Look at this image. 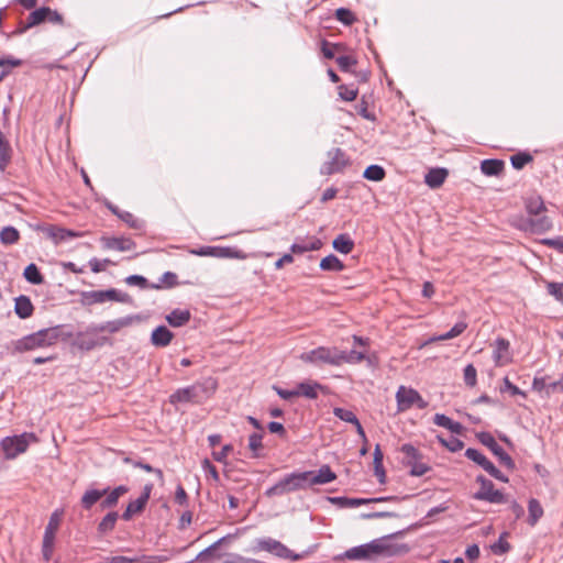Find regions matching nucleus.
<instances>
[{
  "instance_id": "nucleus-1",
  "label": "nucleus",
  "mask_w": 563,
  "mask_h": 563,
  "mask_svg": "<svg viewBox=\"0 0 563 563\" xmlns=\"http://www.w3.org/2000/svg\"><path fill=\"white\" fill-rule=\"evenodd\" d=\"M405 545L391 543L388 538L373 540L368 543L353 547L339 555L338 560H371L377 556L390 558L406 552Z\"/></svg>"
},
{
  "instance_id": "nucleus-2",
  "label": "nucleus",
  "mask_w": 563,
  "mask_h": 563,
  "mask_svg": "<svg viewBox=\"0 0 563 563\" xmlns=\"http://www.w3.org/2000/svg\"><path fill=\"white\" fill-rule=\"evenodd\" d=\"M59 338L58 328L42 329L32 334L25 335L15 343L19 352L32 351L55 344Z\"/></svg>"
},
{
  "instance_id": "nucleus-3",
  "label": "nucleus",
  "mask_w": 563,
  "mask_h": 563,
  "mask_svg": "<svg viewBox=\"0 0 563 563\" xmlns=\"http://www.w3.org/2000/svg\"><path fill=\"white\" fill-rule=\"evenodd\" d=\"M37 442V437L32 432H24L19 435L7 437L1 443V450L7 460H13L24 453L31 443Z\"/></svg>"
},
{
  "instance_id": "nucleus-4",
  "label": "nucleus",
  "mask_w": 563,
  "mask_h": 563,
  "mask_svg": "<svg viewBox=\"0 0 563 563\" xmlns=\"http://www.w3.org/2000/svg\"><path fill=\"white\" fill-rule=\"evenodd\" d=\"M300 360L305 363L314 365H341L340 350L336 347L319 346L314 350L302 353L300 355Z\"/></svg>"
},
{
  "instance_id": "nucleus-5",
  "label": "nucleus",
  "mask_w": 563,
  "mask_h": 563,
  "mask_svg": "<svg viewBox=\"0 0 563 563\" xmlns=\"http://www.w3.org/2000/svg\"><path fill=\"white\" fill-rule=\"evenodd\" d=\"M82 303L93 305L103 303L106 301H117L123 303H131L132 298L129 294L122 292L121 290L111 288L107 290H90L85 291L81 295Z\"/></svg>"
},
{
  "instance_id": "nucleus-6",
  "label": "nucleus",
  "mask_w": 563,
  "mask_h": 563,
  "mask_svg": "<svg viewBox=\"0 0 563 563\" xmlns=\"http://www.w3.org/2000/svg\"><path fill=\"white\" fill-rule=\"evenodd\" d=\"M254 551H266L272 554H274L277 558L280 559H287L292 562L299 561L302 559L301 554L294 553L290 549H288L285 544L282 542L272 539V538H262L257 539L255 542Z\"/></svg>"
},
{
  "instance_id": "nucleus-7",
  "label": "nucleus",
  "mask_w": 563,
  "mask_h": 563,
  "mask_svg": "<svg viewBox=\"0 0 563 563\" xmlns=\"http://www.w3.org/2000/svg\"><path fill=\"white\" fill-rule=\"evenodd\" d=\"M298 489H303L301 475L300 473H291L268 488L265 495L267 497L283 496Z\"/></svg>"
},
{
  "instance_id": "nucleus-8",
  "label": "nucleus",
  "mask_w": 563,
  "mask_h": 563,
  "mask_svg": "<svg viewBox=\"0 0 563 563\" xmlns=\"http://www.w3.org/2000/svg\"><path fill=\"white\" fill-rule=\"evenodd\" d=\"M396 400L398 411H406L410 409L413 405H416L420 409H423L428 405L427 401L422 399V397L417 390L412 388H407L405 386H400L398 388L396 393Z\"/></svg>"
},
{
  "instance_id": "nucleus-9",
  "label": "nucleus",
  "mask_w": 563,
  "mask_h": 563,
  "mask_svg": "<svg viewBox=\"0 0 563 563\" xmlns=\"http://www.w3.org/2000/svg\"><path fill=\"white\" fill-rule=\"evenodd\" d=\"M476 482L481 485L478 492L475 493L474 498L477 500H485L493 504H504L506 498L504 494L494 488L492 481L487 479L483 475L476 477Z\"/></svg>"
},
{
  "instance_id": "nucleus-10",
  "label": "nucleus",
  "mask_w": 563,
  "mask_h": 563,
  "mask_svg": "<svg viewBox=\"0 0 563 563\" xmlns=\"http://www.w3.org/2000/svg\"><path fill=\"white\" fill-rule=\"evenodd\" d=\"M302 478L303 489L314 485H323L333 482L336 475L332 472L329 465H322L318 472L307 471L300 473Z\"/></svg>"
},
{
  "instance_id": "nucleus-11",
  "label": "nucleus",
  "mask_w": 563,
  "mask_h": 563,
  "mask_svg": "<svg viewBox=\"0 0 563 563\" xmlns=\"http://www.w3.org/2000/svg\"><path fill=\"white\" fill-rule=\"evenodd\" d=\"M516 225L525 232L543 233L552 228V221L549 217L541 213L538 217L520 218L517 220Z\"/></svg>"
},
{
  "instance_id": "nucleus-12",
  "label": "nucleus",
  "mask_w": 563,
  "mask_h": 563,
  "mask_svg": "<svg viewBox=\"0 0 563 563\" xmlns=\"http://www.w3.org/2000/svg\"><path fill=\"white\" fill-rule=\"evenodd\" d=\"M465 456L479 465L484 471H486L494 478L507 483L508 478L478 450L468 448L465 451Z\"/></svg>"
},
{
  "instance_id": "nucleus-13",
  "label": "nucleus",
  "mask_w": 563,
  "mask_h": 563,
  "mask_svg": "<svg viewBox=\"0 0 563 563\" xmlns=\"http://www.w3.org/2000/svg\"><path fill=\"white\" fill-rule=\"evenodd\" d=\"M349 164L345 153L341 148H332L328 152V161L321 166L322 175L340 173Z\"/></svg>"
},
{
  "instance_id": "nucleus-14",
  "label": "nucleus",
  "mask_w": 563,
  "mask_h": 563,
  "mask_svg": "<svg viewBox=\"0 0 563 563\" xmlns=\"http://www.w3.org/2000/svg\"><path fill=\"white\" fill-rule=\"evenodd\" d=\"M478 441L487 446L494 455L499 459V462L507 468H514L515 463L511 456L497 443L495 438L488 432H481L477 434Z\"/></svg>"
},
{
  "instance_id": "nucleus-15",
  "label": "nucleus",
  "mask_w": 563,
  "mask_h": 563,
  "mask_svg": "<svg viewBox=\"0 0 563 563\" xmlns=\"http://www.w3.org/2000/svg\"><path fill=\"white\" fill-rule=\"evenodd\" d=\"M190 253L198 256L245 258L244 254L231 247L202 246L198 250H192Z\"/></svg>"
},
{
  "instance_id": "nucleus-16",
  "label": "nucleus",
  "mask_w": 563,
  "mask_h": 563,
  "mask_svg": "<svg viewBox=\"0 0 563 563\" xmlns=\"http://www.w3.org/2000/svg\"><path fill=\"white\" fill-rule=\"evenodd\" d=\"M397 497L387 496V497H376V498H349V497H334L331 498L333 504L339 505L342 508H355L361 505H366L369 503H383L388 500H396Z\"/></svg>"
},
{
  "instance_id": "nucleus-17",
  "label": "nucleus",
  "mask_w": 563,
  "mask_h": 563,
  "mask_svg": "<svg viewBox=\"0 0 563 563\" xmlns=\"http://www.w3.org/2000/svg\"><path fill=\"white\" fill-rule=\"evenodd\" d=\"M199 386H188L185 388L177 389L169 396V402L176 405L178 402H191L196 401L198 397Z\"/></svg>"
},
{
  "instance_id": "nucleus-18",
  "label": "nucleus",
  "mask_w": 563,
  "mask_h": 563,
  "mask_svg": "<svg viewBox=\"0 0 563 563\" xmlns=\"http://www.w3.org/2000/svg\"><path fill=\"white\" fill-rule=\"evenodd\" d=\"M101 242L104 249L120 252L132 251L135 247V243L126 238H102Z\"/></svg>"
},
{
  "instance_id": "nucleus-19",
  "label": "nucleus",
  "mask_w": 563,
  "mask_h": 563,
  "mask_svg": "<svg viewBox=\"0 0 563 563\" xmlns=\"http://www.w3.org/2000/svg\"><path fill=\"white\" fill-rule=\"evenodd\" d=\"M139 321H141V317L140 316H126V317H123V318H119V319H115V320H111V321L104 322L103 323V329H104V332L117 333L122 328L130 327L133 323L139 322Z\"/></svg>"
},
{
  "instance_id": "nucleus-20",
  "label": "nucleus",
  "mask_w": 563,
  "mask_h": 563,
  "mask_svg": "<svg viewBox=\"0 0 563 563\" xmlns=\"http://www.w3.org/2000/svg\"><path fill=\"white\" fill-rule=\"evenodd\" d=\"M174 334L170 330H168L165 325H159L153 330L151 342L154 346L165 347L172 342Z\"/></svg>"
},
{
  "instance_id": "nucleus-21",
  "label": "nucleus",
  "mask_w": 563,
  "mask_h": 563,
  "mask_svg": "<svg viewBox=\"0 0 563 563\" xmlns=\"http://www.w3.org/2000/svg\"><path fill=\"white\" fill-rule=\"evenodd\" d=\"M449 173L445 168H431L424 176V183L432 189L439 188L446 179Z\"/></svg>"
},
{
  "instance_id": "nucleus-22",
  "label": "nucleus",
  "mask_w": 563,
  "mask_h": 563,
  "mask_svg": "<svg viewBox=\"0 0 563 563\" xmlns=\"http://www.w3.org/2000/svg\"><path fill=\"white\" fill-rule=\"evenodd\" d=\"M509 342L506 339L498 338L495 341L494 360L497 365H504L510 361Z\"/></svg>"
},
{
  "instance_id": "nucleus-23",
  "label": "nucleus",
  "mask_w": 563,
  "mask_h": 563,
  "mask_svg": "<svg viewBox=\"0 0 563 563\" xmlns=\"http://www.w3.org/2000/svg\"><path fill=\"white\" fill-rule=\"evenodd\" d=\"M34 307L26 296H20L15 299L14 311L21 319H26L32 316Z\"/></svg>"
},
{
  "instance_id": "nucleus-24",
  "label": "nucleus",
  "mask_w": 563,
  "mask_h": 563,
  "mask_svg": "<svg viewBox=\"0 0 563 563\" xmlns=\"http://www.w3.org/2000/svg\"><path fill=\"white\" fill-rule=\"evenodd\" d=\"M129 492L128 486L120 485L115 487L113 490L107 493V497L101 501L100 507L102 509L111 508L118 504V500L121 496Z\"/></svg>"
},
{
  "instance_id": "nucleus-25",
  "label": "nucleus",
  "mask_w": 563,
  "mask_h": 563,
  "mask_svg": "<svg viewBox=\"0 0 563 563\" xmlns=\"http://www.w3.org/2000/svg\"><path fill=\"white\" fill-rule=\"evenodd\" d=\"M504 165L500 159H484L481 163V170L486 176H497L504 169Z\"/></svg>"
},
{
  "instance_id": "nucleus-26",
  "label": "nucleus",
  "mask_w": 563,
  "mask_h": 563,
  "mask_svg": "<svg viewBox=\"0 0 563 563\" xmlns=\"http://www.w3.org/2000/svg\"><path fill=\"white\" fill-rule=\"evenodd\" d=\"M190 320V312L188 310L175 309L166 316V321L172 327H181Z\"/></svg>"
},
{
  "instance_id": "nucleus-27",
  "label": "nucleus",
  "mask_w": 563,
  "mask_h": 563,
  "mask_svg": "<svg viewBox=\"0 0 563 563\" xmlns=\"http://www.w3.org/2000/svg\"><path fill=\"white\" fill-rule=\"evenodd\" d=\"M109 488L98 490V489H89L81 497V506L85 509H90L102 496L108 493Z\"/></svg>"
},
{
  "instance_id": "nucleus-28",
  "label": "nucleus",
  "mask_w": 563,
  "mask_h": 563,
  "mask_svg": "<svg viewBox=\"0 0 563 563\" xmlns=\"http://www.w3.org/2000/svg\"><path fill=\"white\" fill-rule=\"evenodd\" d=\"M332 246L335 251L342 254H349L354 247V242L349 235L340 234L333 240Z\"/></svg>"
},
{
  "instance_id": "nucleus-29",
  "label": "nucleus",
  "mask_w": 563,
  "mask_h": 563,
  "mask_svg": "<svg viewBox=\"0 0 563 563\" xmlns=\"http://www.w3.org/2000/svg\"><path fill=\"white\" fill-rule=\"evenodd\" d=\"M47 13H49L48 7H42L32 11L26 19V27H34L46 22Z\"/></svg>"
},
{
  "instance_id": "nucleus-30",
  "label": "nucleus",
  "mask_w": 563,
  "mask_h": 563,
  "mask_svg": "<svg viewBox=\"0 0 563 563\" xmlns=\"http://www.w3.org/2000/svg\"><path fill=\"white\" fill-rule=\"evenodd\" d=\"M318 389H321V385L318 383H300L296 387V393L299 396H303L309 399H316L318 397Z\"/></svg>"
},
{
  "instance_id": "nucleus-31",
  "label": "nucleus",
  "mask_w": 563,
  "mask_h": 563,
  "mask_svg": "<svg viewBox=\"0 0 563 563\" xmlns=\"http://www.w3.org/2000/svg\"><path fill=\"white\" fill-rule=\"evenodd\" d=\"M48 235L54 240L55 243H60L68 239L78 238L81 234L63 228H51L48 230Z\"/></svg>"
},
{
  "instance_id": "nucleus-32",
  "label": "nucleus",
  "mask_w": 563,
  "mask_h": 563,
  "mask_svg": "<svg viewBox=\"0 0 563 563\" xmlns=\"http://www.w3.org/2000/svg\"><path fill=\"white\" fill-rule=\"evenodd\" d=\"M58 526H59V515L57 511H55L51 516L48 525L45 528V533L43 537V540L45 541V543H54L55 533L58 529Z\"/></svg>"
},
{
  "instance_id": "nucleus-33",
  "label": "nucleus",
  "mask_w": 563,
  "mask_h": 563,
  "mask_svg": "<svg viewBox=\"0 0 563 563\" xmlns=\"http://www.w3.org/2000/svg\"><path fill=\"white\" fill-rule=\"evenodd\" d=\"M320 268L327 272H341L344 264L335 255L330 254L321 260Z\"/></svg>"
},
{
  "instance_id": "nucleus-34",
  "label": "nucleus",
  "mask_w": 563,
  "mask_h": 563,
  "mask_svg": "<svg viewBox=\"0 0 563 563\" xmlns=\"http://www.w3.org/2000/svg\"><path fill=\"white\" fill-rule=\"evenodd\" d=\"M146 504L147 501L141 497L130 501L129 505L126 506L125 511L122 514V518L129 521L133 517V515L141 512L145 508Z\"/></svg>"
},
{
  "instance_id": "nucleus-35",
  "label": "nucleus",
  "mask_w": 563,
  "mask_h": 563,
  "mask_svg": "<svg viewBox=\"0 0 563 563\" xmlns=\"http://www.w3.org/2000/svg\"><path fill=\"white\" fill-rule=\"evenodd\" d=\"M263 432H254L249 437V449L252 452V457L258 459L262 456L263 450Z\"/></svg>"
},
{
  "instance_id": "nucleus-36",
  "label": "nucleus",
  "mask_w": 563,
  "mask_h": 563,
  "mask_svg": "<svg viewBox=\"0 0 563 563\" xmlns=\"http://www.w3.org/2000/svg\"><path fill=\"white\" fill-rule=\"evenodd\" d=\"M322 242L319 239H312L309 242L305 243H294L290 246V251L295 254H302L308 251H317L321 249Z\"/></svg>"
},
{
  "instance_id": "nucleus-37",
  "label": "nucleus",
  "mask_w": 563,
  "mask_h": 563,
  "mask_svg": "<svg viewBox=\"0 0 563 563\" xmlns=\"http://www.w3.org/2000/svg\"><path fill=\"white\" fill-rule=\"evenodd\" d=\"M466 327L467 325L465 322H457L450 331H448L443 334L430 338L427 343H431V342H435V341L451 340V339L460 335L461 333H463L464 330L466 329Z\"/></svg>"
},
{
  "instance_id": "nucleus-38",
  "label": "nucleus",
  "mask_w": 563,
  "mask_h": 563,
  "mask_svg": "<svg viewBox=\"0 0 563 563\" xmlns=\"http://www.w3.org/2000/svg\"><path fill=\"white\" fill-rule=\"evenodd\" d=\"M526 209L529 217H538L545 211V206L540 197H531L526 202Z\"/></svg>"
},
{
  "instance_id": "nucleus-39",
  "label": "nucleus",
  "mask_w": 563,
  "mask_h": 563,
  "mask_svg": "<svg viewBox=\"0 0 563 563\" xmlns=\"http://www.w3.org/2000/svg\"><path fill=\"white\" fill-rule=\"evenodd\" d=\"M11 159V146L0 132V170H4Z\"/></svg>"
},
{
  "instance_id": "nucleus-40",
  "label": "nucleus",
  "mask_w": 563,
  "mask_h": 563,
  "mask_svg": "<svg viewBox=\"0 0 563 563\" xmlns=\"http://www.w3.org/2000/svg\"><path fill=\"white\" fill-rule=\"evenodd\" d=\"M119 515L115 511L107 514L98 525V531L102 534L112 531L115 527Z\"/></svg>"
},
{
  "instance_id": "nucleus-41",
  "label": "nucleus",
  "mask_w": 563,
  "mask_h": 563,
  "mask_svg": "<svg viewBox=\"0 0 563 563\" xmlns=\"http://www.w3.org/2000/svg\"><path fill=\"white\" fill-rule=\"evenodd\" d=\"M23 276H24V278L29 283H31L33 285H40L44 280V278H43L41 272L38 271L37 266L35 264H33V263L29 264L25 267Z\"/></svg>"
},
{
  "instance_id": "nucleus-42",
  "label": "nucleus",
  "mask_w": 563,
  "mask_h": 563,
  "mask_svg": "<svg viewBox=\"0 0 563 563\" xmlns=\"http://www.w3.org/2000/svg\"><path fill=\"white\" fill-rule=\"evenodd\" d=\"M529 519L528 522L534 526L537 521L543 516V508L537 499H530L528 505Z\"/></svg>"
},
{
  "instance_id": "nucleus-43",
  "label": "nucleus",
  "mask_w": 563,
  "mask_h": 563,
  "mask_svg": "<svg viewBox=\"0 0 563 563\" xmlns=\"http://www.w3.org/2000/svg\"><path fill=\"white\" fill-rule=\"evenodd\" d=\"M20 233L19 231L11 225L4 227L0 232V240L5 245L14 244L19 241Z\"/></svg>"
},
{
  "instance_id": "nucleus-44",
  "label": "nucleus",
  "mask_w": 563,
  "mask_h": 563,
  "mask_svg": "<svg viewBox=\"0 0 563 563\" xmlns=\"http://www.w3.org/2000/svg\"><path fill=\"white\" fill-rule=\"evenodd\" d=\"M385 169L379 166V165H369L365 170H364V178L368 179V180H373V181H380L385 178Z\"/></svg>"
},
{
  "instance_id": "nucleus-45",
  "label": "nucleus",
  "mask_w": 563,
  "mask_h": 563,
  "mask_svg": "<svg viewBox=\"0 0 563 563\" xmlns=\"http://www.w3.org/2000/svg\"><path fill=\"white\" fill-rule=\"evenodd\" d=\"M374 470L375 475L379 478L380 483H385V471L383 467V453L379 445H376L374 451Z\"/></svg>"
},
{
  "instance_id": "nucleus-46",
  "label": "nucleus",
  "mask_w": 563,
  "mask_h": 563,
  "mask_svg": "<svg viewBox=\"0 0 563 563\" xmlns=\"http://www.w3.org/2000/svg\"><path fill=\"white\" fill-rule=\"evenodd\" d=\"M340 358H341V364H343V363L355 364V363L362 362L365 358V353L355 351V350H352L349 353L340 351Z\"/></svg>"
},
{
  "instance_id": "nucleus-47",
  "label": "nucleus",
  "mask_w": 563,
  "mask_h": 563,
  "mask_svg": "<svg viewBox=\"0 0 563 563\" xmlns=\"http://www.w3.org/2000/svg\"><path fill=\"white\" fill-rule=\"evenodd\" d=\"M335 19L344 25H352L356 21L354 13L346 8H339L335 10Z\"/></svg>"
},
{
  "instance_id": "nucleus-48",
  "label": "nucleus",
  "mask_w": 563,
  "mask_h": 563,
  "mask_svg": "<svg viewBox=\"0 0 563 563\" xmlns=\"http://www.w3.org/2000/svg\"><path fill=\"white\" fill-rule=\"evenodd\" d=\"M405 464L410 466V475H412V476H422L430 471L429 465L420 462V460L406 461Z\"/></svg>"
},
{
  "instance_id": "nucleus-49",
  "label": "nucleus",
  "mask_w": 563,
  "mask_h": 563,
  "mask_svg": "<svg viewBox=\"0 0 563 563\" xmlns=\"http://www.w3.org/2000/svg\"><path fill=\"white\" fill-rule=\"evenodd\" d=\"M333 415L336 418H339L340 420H342L344 422L352 423V424H355L358 421L357 417L354 415L353 411L344 409V408L335 407L333 409Z\"/></svg>"
},
{
  "instance_id": "nucleus-50",
  "label": "nucleus",
  "mask_w": 563,
  "mask_h": 563,
  "mask_svg": "<svg viewBox=\"0 0 563 563\" xmlns=\"http://www.w3.org/2000/svg\"><path fill=\"white\" fill-rule=\"evenodd\" d=\"M439 442L451 452H459L464 448V442L457 438L451 437L449 440L438 435Z\"/></svg>"
},
{
  "instance_id": "nucleus-51",
  "label": "nucleus",
  "mask_w": 563,
  "mask_h": 563,
  "mask_svg": "<svg viewBox=\"0 0 563 563\" xmlns=\"http://www.w3.org/2000/svg\"><path fill=\"white\" fill-rule=\"evenodd\" d=\"M506 536L507 533L500 534L498 541L490 545L493 553L503 555L510 550V544L505 540Z\"/></svg>"
},
{
  "instance_id": "nucleus-52",
  "label": "nucleus",
  "mask_w": 563,
  "mask_h": 563,
  "mask_svg": "<svg viewBox=\"0 0 563 563\" xmlns=\"http://www.w3.org/2000/svg\"><path fill=\"white\" fill-rule=\"evenodd\" d=\"M335 60L342 71H349L357 63L356 59L350 55L339 56Z\"/></svg>"
},
{
  "instance_id": "nucleus-53",
  "label": "nucleus",
  "mask_w": 563,
  "mask_h": 563,
  "mask_svg": "<svg viewBox=\"0 0 563 563\" xmlns=\"http://www.w3.org/2000/svg\"><path fill=\"white\" fill-rule=\"evenodd\" d=\"M531 159H532L531 155L530 154H526V153H519V154L512 155L511 158H510L511 165L516 169L523 168L525 165L528 162H530Z\"/></svg>"
},
{
  "instance_id": "nucleus-54",
  "label": "nucleus",
  "mask_w": 563,
  "mask_h": 563,
  "mask_svg": "<svg viewBox=\"0 0 563 563\" xmlns=\"http://www.w3.org/2000/svg\"><path fill=\"white\" fill-rule=\"evenodd\" d=\"M400 451L405 454L406 461H418L421 457L419 451L411 444H404Z\"/></svg>"
},
{
  "instance_id": "nucleus-55",
  "label": "nucleus",
  "mask_w": 563,
  "mask_h": 563,
  "mask_svg": "<svg viewBox=\"0 0 563 563\" xmlns=\"http://www.w3.org/2000/svg\"><path fill=\"white\" fill-rule=\"evenodd\" d=\"M476 376H477L476 368L472 364H468L464 368V382H465V384L467 386H470V387L475 386V384H476Z\"/></svg>"
},
{
  "instance_id": "nucleus-56",
  "label": "nucleus",
  "mask_w": 563,
  "mask_h": 563,
  "mask_svg": "<svg viewBox=\"0 0 563 563\" xmlns=\"http://www.w3.org/2000/svg\"><path fill=\"white\" fill-rule=\"evenodd\" d=\"M339 95L345 101H353L357 97V89L342 85L339 87Z\"/></svg>"
},
{
  "instance_id": "nucleus-57",
  "label": "nucleus",
  "mask_w": 563,
  "mask_h": 563,
  "mask_svg": "<svg viewBox=\"0 0 563 563\" xmlns=\"http://www.w3.org/2000/svg\"><path fill=\"white\" fill-rule=\"evenodd\" d=\"M547 288L550 295L563 302V283H549Z\"/></svg>"
},
{
  "instance_id": "nucleus-58",
  "label": "nucleus",
  "mask_w": 563,
  "mask_h": 563,
  "mask_svg": "<svg viewBox=\"0 0 563 563\" xmlns=\"http://www.w3.org/2000/svg\"><path fill=\"white\" fill-rule=\"evenodd\" d=\"M77 344L81 350H92L97 342L92 339H88L86 334L79 333L77 336Z\"/></svg>"
},
{
  "instance_id": "nucleus-59",
  "label": "nucleus",
  "mask_w": 563,
  "mask_h": 563,
  "mask_svg": "<svg viewBox=\"0 0 563 563\" xmlns=\"http://www.w3.org/2000/svg\"><path fill=\"white\" fill-rule=\"evenodd\" d=\"M125 283L129 286H139L141 288H145L147 285V279L141 275H131L125 278Z\"/></svg>"
},
{
  "instance_id": "nucleus-60",
  "label": "nucleus",
  "mask_w": 563,
  "mask_h": 563,
  "mask_svg": "<svg viewBox=\"0 0 563 563\" xmlns=\"http://www.w3.org/2000/svg\"><path fill=\"white\" fill-rule=\"evenodd\" d=\"M548 386L549 383H547V379L544 377H534L532 382V388L536 391L542 393L544 391L548 396Z\"/></svg>"
},
{
  "instance_id": "nucleus-61",
  "label": "nucleus",
  "mask_w": 563,
  "mask_h": 563,
  "mask_svg": "<svg viewBox=\"0 0 563 563\" xmlns=\"http://www.w3.org/2000/svg\"><path fill=\"white\" fill-rule=\"evenodd\" d=\"M233 450V446L231 444H225L221 451L219 452H212V457L217 461V462H225V459L227 456L229 455V453Z\"/></svg>"
},
{
  "instance_id": "nucleus-62",
  "label": "nucleus",
  "mask_w": 563,
  "mask_h": 563,
  "mask_svg": "<svg viewBox=\"0 0 563 563\" xmlns=\"http://www.w3.org/2000/svg\"><path fill=\"white\" fill-rule=\"evenodd\" d=\"M202 468L203 471L211 476L216 482L219 481V474L214 465L211 464V462L208 459H205L202 461Z\"/></svg>"
},
{
  "instance_id": "nucleus-63",
  "label": "nucleus",
  "mask_w": 563,
  "mask_h": 563,
  "mask_svg": "<svg viewBox=\"0 0 563 563\" xmlns=\"http://www.w3.org/2000/svg\"><path fill=\"white\" fill-rule=\"evenodd\" d=\"M274 389L276 390L277 395L285 400H289L294 397H298V393H296V388L295 389H284V388L274 386Z\"/></svg>"
},
{
  "instance_id": "nucleus-64",
  "label": "nucleus",
  "mask_w": 563,
  "mask_h": 563,
  "mask_svg": "<svg viewBox=\"0 0 563 563\" xmlns=\"http://www.w3.org/2000/svg\"><path fill=\"white\" fill-rule=\"evenodd\" d=\"M137 559H132L128 556H109L104 559L103 563H136Z\"/></svg>"
}]
</instances>
